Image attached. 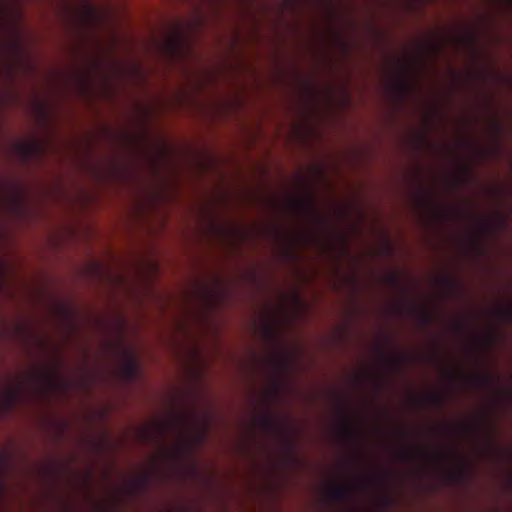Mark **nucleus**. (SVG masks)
I'll return each mask as SVG.
<instances>
[{
    "label": "nucleus",
    "mask_w": 512,
    "mask_h": 512,
    "mask_svg": "<svg viewBox=\"0 0 512 512\" xmlns=\"http://www.w3.org/2000/svg\"><path fill=\"white\" fill-rule=\"evenodd\" d=\"M204 433L203 432H199V434L197 435V441L198 442H202L204 440Z\"/></svg>",
    "instance_id": "a211bd4d"
},
{
    "label": "nucleus",
    "mask_w": 512,
    "mask_h": 512,
    "mask_svg": "<svg viewBox=\"0 0 512 512\" xmlns=\"http://www.w3.org/2000/svg\"><path fill=\"white\" fill-rule=\"evenodd\" d=\"M45 146L38 140L20 142L16 145V151L20 159L27 163L33 158L42 157L45 153Z\"/></svg>",
    "instance_id": "f257e3e1"
},
{
    "label": "nucleus",
    "mask_w": 512,
    "mask_h": 512,
    "mask_svg": "<svg viewBox=\"0 0 512 512\" xmlns=\"http://www.w3.org/2000/svg\"><path fill=\"white\" fill-rule=\"evenodd\" d=\"M38 376L42 379H45L46 381H48L50 384H58L56 380L52 379L50 376H48L45 372L43 371H40L38 372Z\"/></svg>",
    "instance_id": "2eb2a0df"
},
{
    "label": "nucleus",
    "mask_w": 512,
    "mask_h": 512,
    "mask_svg": "<svg viewBox=\"0 0 512 512\" xmlns=\"http://www.w3.org/2000/svg\"><path fill=\"white\" fill-rule=\"evenodd\" d=\"M295 209L301 212H305L310 214L313 217L320 218L319 214L317 213L314 205L307 200H298L294 203Z\"/></svg>",
    "instance_id": "0eeeda50"
},
{
    "label": "nucleus",
    "mask_w": 512,
    "mask_h": 512,
    "mask_svg": "<svg viewBox=\"0 0 512 512\" xmlns=\"http://www.w3.org/2000/svg\"><path fill=\"white\" fill-rule=\"evenodd\" d=\"M397 91L398 93L401 95V96H407L410 91H411V87L408 83L406 82H401L397 85Z\"/></svg>",
    "instance_id": "9b49d317"
},
{
    "label": "nucleus",
    "mask_w": 512,
    "mask_h": 512,
    "mask_svg": "<svg viewBox=\"0 0 512 512\" xmlns=\"http://www.w3.org/2000/svg\"><path fill=\"white\" fill-rule=\"evenodd\" d=\"M474 382L479 386H486L493 381V376L490 374H486L483 376H475L473 377Z\"/></svg>",
    "instance_id": "9d476101"
},
{
    "label": "nucleus",
    "mask_w": 512,
    "mask_h": 512,
    "mask_svg": "<svg viewBox=\"0 0 512 512\" xmlns=\"http://www.w3.org/2000/svg\"><path fill=\"white\" fill-rule=\"evenodd\" d=\"M466 475V470L465 469H461L460 471H458L457 473H454L451 475V478L453 480H459V479H462L464 478Z\"/></svg>",
    "instance_id": "dca6fc26"
},
{
    "label": "nucleus",
    "mask_w": 512,
    "mask_h": 512,
    "mask_svg": "<svg viewBox=\"0 0 512 512\" xmlns=\"http://www.w3.org/2000/svg\"><path fill=\"white\" fill-rule=\"evenodd\" d=\"M355 487L351 484L332 485L327 490V495L332 501H347L351 498Z\"/></svg>",
    "instance_id": "7ed1b4c3"
},
{
    "label": "nucleus",
    "mask_w": 512,
    "mask_h": 512,
    "mask_svg": "<svg viewBox=\"0 0 512 512\" xmlns=\"http://www.w3.org/2000/svg\"><path fill=\"white\" fill-rule=\"evenodd\" d=\"M119 372L124 381H133L139 373V364L137 359L132 354L127 353L119 368Z\"/></svg>",
    "instance_id": "f03ea898"
},
{
    "label": "nucleus",
    "mask_w": 512,
    "mask_h": 512,
    "mask_svg": "<svg viewBox=\"0 0 512 512\" xmlns=\"http://www.w3.org/2000/svg\"><path fill=\"white\" fill-rule=\"evenodd\" d=\"M23 395V386L12 387L6 390L3 396V405L6 410H11Z\"/></svg>",
    "instance_id": "20e7f679"
},
{
    "label": "nucleus",
    "mask_w": 512,
    "mask_h": 512,
    "mask_svg": "<svg viewBox=\"0 0 512 512\" xmlns=\"http://www.w3.org/2000/svg\"><path fill=\"white\" fill-rule=\"evenodd\" d=\"M496 129H497V132H500L501 131V125L500 124H496Z\"/></svg>",
    "instance_id": "aec40b11"
},
{
    "label": "nucleus",
    "mask_w": 512,
    "mask_h": 512,
    "mask_svg": "<svg viewBox=\"0 0 512 512\" xmlns=\"http://www.w3.org/2000/svg\"><path fill=\"white\" fill-rule=\"evenodd\" d=\"M428 400H429L430 404L437 405V406L441 405L443 402L441 396H439L437 394L430 395Z\"/></svg>",
    "instance_id": "ddd939ff"
},
{
    "label": "nucleus",
    "mask_w": 512,
    "mask_h": 512,
    "mask_svg": "<svg viewBox=\"0 0 512 512\" xmlns=\"http://www.w3.org/2000/svg\"><path fill=\"white\" fill-rule=\"evenodd\" d=\"M144 434H145V437H149V432L148 431H145Z\"/></svg>",
    "instance_id": "4be33fe9"
},
{
    "label": "nucleus",
    "mask_w": 512,
    "mask_h": 512,
    "mask_svg": "<svg viewBox=\"0 0 512 512\" xmlns=\"http://www.w3.org/2000/svg\"><path fill=\"white\" fill-rule=\"evenodd\" d=\"M338 433H339V437L343 441L348 442V443L355 442V440L357 438V435H356L353 425L346 418H343L341 420V424H340Z\"/></svg>",
    "instance_id": "39448f33"
},
{
    "label": "nucleus",
    "mask_w": 512,
    "mask_h": 512,
    "mask_svg": "<svg viewBox=\"0 0 512 512\" xmlns=\"http://www.w3.org/2000/svg\"><path fill=\"white\" fill-rule=\"evenodd\" d=\"M389 282L391 284H397L398 283V277L395 274H392L389 276Z\"/></svg>",
    "instance_id": "f3484780"
},
{
    "label": "nucleus",
    "mask_w": 512,
    "mask_h": 512,
    "mask_svg": "<svg viewBox=\"0 0 512 512\" xmlns=\"http://www.w3.org/2000/svg\"><path fill=\"white\" fill-rule=\"evenodd\" d=\"M418 321L423 326H428L432 323V314L427 310H421L417 313Z\"/></svg>",
    "instance_id": "1a4fd4ad"
},
{
    "label": "nucleus",
    "mask_w": 512,
    "mask_h": 512,
    "mask_svg": "<svg viewBox=\"0 0 512 512\" xmlns=\"http://www.w3.org/2000/svg\"><path fill=\"white\" fill-rule=\"evenodd\" d=\"M500 315L501 317L507 321V322H511L512 321V310L511 309H503L500 311Z\"/></svg>",
    "instance_id": "4468645a"
},
{
    "label": "nucleus",
    "mask_w": 512,
    "mask_h": 512,
    "mask_svg": "<svg viewBox=\"0 0 512 512\" xmlns=\"http://www.w3.org/2000/svg\"><path fill=\"white\" fill-rule=\"evenodd\" d=\"M423 454H426V452L412 449V448H405V449L400 450L399 458L402 461H412V460H415L416 457H418L419 455H423Z\"/></svg>",
    "instance_id": "6e6552de"
},
{
    "label": "nucleus",
    "mask_w": 512,
    "mask_h": 512,
    "mask_svg": "<svg viewBox=\"0 0 512 512\" xmlns=\"http://www.w3.org/2000/svg\"><path fill=\"white\" fill-rule=\"evenodd\" d=\"M421 200H422L425 204H429V200H428L427 198L422 197V199H421Z\"/></svg>",
    "instance_id": "6ab92c4d"
},
{
    "label": "nucleus",
    "mask_w": 512,
    "mask_h": 512,
    "mask_svg": "<svg viewBox=\"0 0 512 512\" xmlns=\"http://www.w3.org/2000/svg\"><path fill=\"white\" fill-rule=\"evenodd\" d=\"M402 360L403 359L400 357L386 359L389 366L392 367L393 369H396L401 364Z\"/></svg>",
    "instance_id": "f8f14e48"
},
{
    "label": "nucleus",
    "mask_w": 512,
    "mask_h": 512,
    "mask_svg": "<svg viewBox=\"0 0 512 512\" xmlns=\"http://www.w3.org/2000/svg\"><path fill=\"white\" fill-rule=\"evenodd\" d=\"M258 424L260 428L267 432H278L283 428L282 424L268 413L263 414L258 419Z\"/></svg>",
    "instance_id": "423d86ee"
},
{
    "label": "nucleus",
    "mask_w": 512,
    "mask_h": 512,
    "mask_svg": "<svg viewBox=\"0 0 512 512\" xmlns=\"http://www.w3.org/2000/svg\"><path fill=\"white\" fill-rule=\"evenodd\" d=\"M22 204H23V203H22V198H21V196H19V208H20V209H21V207H22Z\"/></svg>",
    "instance_id": "412c9836"
}]
</instances>
